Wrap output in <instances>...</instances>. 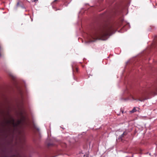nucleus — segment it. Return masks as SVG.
<instances>
[{
	"label": "nucleus",
	"instance_id": "9b49d317",
	"mask_svg": "<svg viewBox=\"0 0 157 157\" xmlns=\"http://www.w3.org/2000/svg\"><path fill=\"white\" fill-rule=\"evenodd\" d=\"M94 40H93V41H92L91 42H93V41H94Z\"/></svg>",
	"mask_w": 157,
	"mask_h": 157
},
{
	"label": "nucleus",
	"instance_id": "f03ea898",
	"mask_svg": "<svg viewBox=\"0 0 157 157\" xmlns=\"http://www.w3.org/2000/svg\"><path fill=\"white\" fill-rule=\"evenodd\" d=\"M22 122L21 120H18L16 122L14 120L13 118H11L10 120L7 121V123L15 127L21 124Z\"/></svg>",
	"mask_w": 157,
	"mask_h": 157
},
{
	"label": "nucleus",
	"instance_id": "20e7f679",
	"mask_svg": "<svg viewBox=\"0 0 157 157\" xmlns=\"http://www.w3.org/2000/svg\"><path fill=\"white\" fill-rule=\"evenodd\" d=\"M124 132H123V133L121 135V136H120V138H122V137H123V135H124Z\"/></svg>",
	"mask_w": 157,
	"mask_h": 157
},
{
	"label": "nucleus",
	"instance_id": "39448f33",
	"mask_svg": "<svg viewBox=\"0 0 157 157\" xmlns=\"http://www.w3.org/2000/svg\"><path fill=\"white\" fill-rule=\"evenodd\" d=\"M38 0H32V2H35L36 1H37Z\"/></svg>",
	"mask_w": 157,
	"mask_h": 157
},
{
	"label": "nucleus",
	"instance_id": "9d476101",
	"mask_svg": "<svg viewBox=\"0 0 157 157\" xmlns=\"http://www.w3.org/2000/svg\"><path fill=\"white\" fill-rule=\"evenodd\" d=\"M21 7H22V8H24V7H23V6H22Z\"/></svg>",
	"mask_w": 157,
	"mask_h": 157
},
{
	"label": "nucleus",
	"instance_id": "f257e3e1",
	"mask_svg": "<svg viewBox=\"0 0 157 157\" xmlns=\"http://www.w3.org/2000/svg\"><path fill=\"white\" fill-rule=\"evenodd\" d=\"M113 27L111 26H107L99 32L94 33L91 37L94 39H96L99 37L107 38L114 33L113 32Z\"/></svg>",
	"mask_w": 157,
	"mask_h": 157
},
{
	"label": "nucleus",
	"instance_id": "0eeeda50",
	"mask_svg": "<svg viewBox=\"0 0 157 157\" xmlns=\"http://www.w3.org/2000/svg\"><path fill=\"white\" fill-rule=\"evenodd\" d=\"M139 100L140 101H142V100H140V99H139Z\"/></svg>",
	"mask_w": 157,
	"mask_h": 157
},
{
	"label": "nucleus",
	"instance_id": "7ed1b4c3",
	"mask_svg": "<svg viewBox=\"0 0 157 157\" xmlns=\"http://www.w3.org/2000/svg\"><path fill=\"white\" fill-rule=\"evenodd\" d=\"M136 108L134 107L133 108V109H132V110H131V111H130V112L131 113H133L136 112Z\"/></svg>",
	"mask_w": 157,
	"mask_h": 157
},
{
	"label": "nucleus",
	"instance_id": "6e6552de",
	"mask_svg": "<svg viewBox=\"0 0 157 157\" xmlns=\"http://www.w3.org/2000/svg\"><path fill=\"white\" fill-rule=\"evenodd\" d=\"M57 1V0H55V1H54V2H55V1Z\"/></svg>",
	"mask_w": 157,
	"mask_h": 157
},
{
	"label": "nucleus",
	"instance_id": "423d86ee",
	"mask_svg": "<svg viewBox=\"0 0 157 157\" xmlns=\"http://www.w3.org/2000/svg\"><path fill=\"white\" fill-rule=\"evenodd\" d=\"M19 2H18L17 3V6H18V5H19Z\"/></svg>",
	"mask_w": 157,
	"mask_h": 157
},
{
	"label": "nucleus",
	"instance_id": "1a4fd4ad",
	"mask_svg": "<svg viewBox=\"0 0 157 157\" xmlns=\"http://www.w3.org/2000/svg\"><path fill=\"white\" fill-rule=\"evenodd\" d=\"M0 56H1V54L0 53Z\"/></svg>",
	"mask_w": 157,
	"mask_h": 157
}]
</instances>
